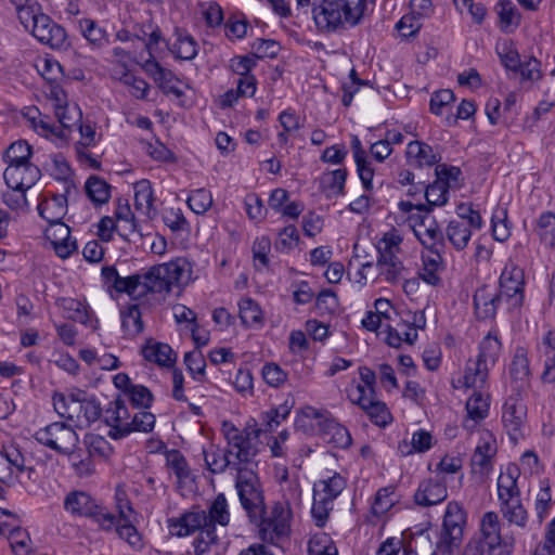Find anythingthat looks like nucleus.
<instances>
[{
  "instance_id": "nucleus-63",
  "label": "nucleus",
  "mask_w": 555,
  "mask_h": 555,
  "mask_svg": "<svg viewBox=\"0 0 555 555\" xmlns=\"http://www.w3.org/2000/svg\"><path fill=\"white\" fill-rule=\"evenodd\" d=\"M251 49L256 59L275 57L280 51V46L271 39H257Z\"/></svg>"
},
{
  "instance_id": "nucleus-59",
  "label": "nucleus",
  "mask_w": 555,
  "mask_h": 555,
  "mask_svg": "<svg viewBox=\"0 0 555 555\" xmlns=\"http://www.w3.org/2000/svg\"><path fill=\"white\" fill-rule=\"evenodd\" d=\"M80 29L83 37L94 46H101L105 41V30L96 25L93 20L80 21Z\"/></svg>"
},
{
  "instance_id": "nucleus-50",
  "label": "nucleus",
  "mask_w": 555,
  "mask_h": 555,
  "mask_svg": "<svg viewBox=\"0 0 555 555\" xmlns=\"http://www.w3.org/2000/svg\"><path fill=\"white\" fill-rule=\"evenodd\" d=\"M333 508V502L324 498V495H319L313 493V504L311 508V515L315 521L318 527H323L328 518V514Z\"/></svg>"
},
{
  "instance_id": "nucleus-16",
  "label": "nucleus",
  "mask_w": 555,
  "mask_h": 555,
  "mask_svg": "<svg viewBox=\"0 0 555 555\" xmlns=\"http://www.w3.org/2000/svg\"><path fill=\"white\" fill-rule=\"evenodd\" d=\"M101 273L105 283L109 284L116 292L126 293L131 297L137 296L142 279L140 274L121 278L113 266L103 267Z\"/></svg>"
},
{
  "instance_id": "nucleus-47",
  "label": "nucleus",
  "mask_w": 555,
  "mask_h": 555,
  "mask_svg": "<svg viewBox=\"0 0 555 555\" xmlns=\"http://www.w3.org/2000/svg\"><path fill=\"white\" fill-rule=\"evenodd\" d=\"M30 156L31 146L26 141H17L7 149L4 159L11 166L29 162Z\"/></svg>"
},
{
  "instance_id": "nucleus-31",
  "label": "nucleus",
  "mask_w": 555,
  "mask_h": 555,
  "mask_svg": "<svg viewBox=\"0 0 555 555\" xmlns=\"http://www.w3.org/2000/svg\"><path fill=\"white\" fill-rule=\"evenodd\" d=\"M488 364L477 358L475 361L469 360L465 370L464 385L465 387L481 388L488 378Z\"/></svg>"
},
{
  "instance_id": "nucleus-21",
  "label": "nucleus",
  "mask_w": 555,
  "mask_h": 555,
  "mask_svg": "<svg viewBox=\"0 0 555 555\" xmlns=\"http://www.w3.org/2000/svg\"><path fill=\"white\" fill-rule=\"evenodd\" d=\"M520 475L519 468L515 464H508L506 470L501 473L498 478V495L502 503L519 499V488L517 479Z\"/></svg>"
},
{
  "instance_id": "nucleus-27",
  "label": "nucleus",
  "mask_w": 555,
  "mask_h": 555,
  "mask_svg": "<svg viewBox=\"0 0 555 555\" xmlns=\"http://www.w3.org/2000/svg\"><path fill=\"white\" fill-rule=\"evenodd\" d=\"M509 374L518 391L524 390L529 385L530 366L525 348L516 349L509 366Z\"/></svg>"
},
{
  "instance_id": "nucleus-2",
  "label": "nucleus",
  "mask_w": 555,
  "mask_h": 555,
  "mask_svg": "<svg viewBox=\"0 0 555 555\" xmlns=\"http://www.w3.org/2000/svg\"><path fill=\"white\" fill-rule=\"evenodd\" d=\"M369 0H321L313 7L312 14L317 27L326 33L336 31L361 23ZM374 4L375 0H370Z\"/></svg>"
},
{
  "instance_id": "nucleus-53",
  "label": "nucleus",
  "mask_w": 555,
  "mask_h": 555,
  "mask_svg": "<svg viewBox=\"0 0 555 555\" xmlns=\"http://www.w3.org/2000/svg\"><path fill=\"white\" fill-rule=\"evenodd\" d=\"M55 115L59 118L60 124L64 128H72L75 125H79L82 118V114L78 106L55 105Z\"/></svg>"
},
{
  "instance_id": "nucleus-42",
  "label": "nucleus",
  "mask_w": 555,
  "mask_h": 555,
  "mask_svg": "<svg viewBox=\"0 0 555 555\" xmlns=\"http://www.w3.org/2000/svg\"><path fill=\"white\" fill-rule=\"evenodd\" d=\"M153 191L149 182L142 181L138 183L134 194V207L147 218H152L151 212L153 209Z\"/></svg>"
},
{
  "instance_id": "nucleus-22",
  "label": "nucleus",
  "mask_w": 555,
  "mask_h": 555,
  "mask_svg": "<svg viewBox=\"0 0 555 555\" xmlns=\"http://www.w3.org/2000/svg\"><path fill=\"white\" fill-rule=\"evenodd\" d=\"M142 354L145 360L166 367L172 366L177 359L169 345L153 339L147 340L142 347Z\"/></svg>"
},
{
  "instance_id": "nucleus-57",
  "label": "nucleus",
  "mask_w": 555,
  "mask_h": 555,
  "mask_svg": "<svg viewBox=\"0 0 555 555\" xmlns=\"http://www.w3.org/2000/svg\"><path fill=\"white\" fill-rule=\"evenodd\" d=\"M347 178L346 169H336L323 176L322 182L333 195H340L344 192Z\"/></svg>"
},
{
  "instance_id": "nucleus-44",
  "label": "nucleus",
  "mask_w": 555,
  "mask_h": 555,
  "mask_svg": "<svg viewBox=\"0 0 555 555\" xmlns=\"http://www.w3.org/2000/svg\"><path fill=\"white\" fill-rule=\"evenodd\" d=\"M238 307L240 319L245 326H253L262 323V311L255 300L244 298L240 301Z\"/></svg>"
},
{
  "instance_id": "nucleus-29",
  "label": "nucleus",
  "mask_w": 555,
  "mask_h": 555,
  "mask_svg": "<svg viewBox=\"0 0 555 555\" xmlns=\"http://www.w3.org/2000/svg\"><path fill=\"white\" fill-rule=\"evenodd\" d=\"M496 453V447L493 442L485 441L478 444L472 456V467L474 473L488 475L492 469V457Z\"/></svg>"
},
{
  "instance_id": "nucleus-18",
  "label": "nucleus",
  "mask_w": 555,
  "mask_h": 555,
  "mask_svg": "<svg viewBox=\"0 0 555 555\" xmlns=\"http://www.w3.org/2000/svg\"><path fill=\"white\" fill-rule=\"evenodd\" d=\"M102 413L104 423L109 427L108 437L118 440L119 438L115 437L114 431L119 430L130 420V413L125 401L120 397L116 398L108 403Z\"/></svg>"
},
{
  "instance_id": "nucleus-39",
  "label": "nucleus",
  "mask_w": 555,
  "mask_h": 555,
  "mask_svg": "<svg viewBox=\"0 0 555 555\" xmlns=\"http://www.w3.org/2000/svg\"><path fill=\"white\" fill-rule=\"evenodd\" d=\"M204 460L212 474L223 473L231 465L228 451L215 448L214 446L209 450H204Z\"/></svg>"
},
{
  "instance_id": "nucleus-23",
  "label": "nucleus",
  "mask_w": 555,
  "mask_h": 555,
  "mask_svg": "<svg viewBox=\"0 0 555 555\" xmlns=\"http://www.w3.org/2000/svg\"><path fill=\"white\" fill-rule=\"evenodd\" d=\"M319 426L325 442L341 449L351 444V436L348 429L335 420L324 418L323 422H319Z\"/></svg>"
},
{
  "instance_id": "nucleus-24",
  "label": "nucleus",
  "mask_w": 555,
  "mask_h": 555,
  "mask_svg": "<svg viewBox=\"0 0 555 555\" xmlns=\"http://www.w3.org/2000/svg\"><path fill=\"white\" fill-rule=\"evenodd\" d=\"M69 411L72 412L70 421L80 426H88L101 417L103 409L100 402L93 398L82 400L81 403H72Z\"/></svg>"
},
{
  "instance_id": "nucleus-35",
  "label": "nucleus",
  "mask_w": 555,
  "mask_h": 555,
  "mask_svg": "<svg viewBox=\"0 0 555 555\" xmlns=\"http://www.w3.org/2000/svg\"><path fill=\"white\" fill-rule=\"evenodd\" d=\"M472 232L463 220H452L447 228V236L451 244L459 250L466 247Z\"/></svg>"
},
{
  "instance_id": "nucleus-45",
  "label": "nucleus",
  "mask_w": 555,
  "mask_h": 555,
  "mask_svg": "<svg viewBox=\"0 0 555 555\" xmlns=\"http://www.w3.org/2000/svg\"><path fill=\"white\" fill-rule=\"evenodd\" d=\"M541 242L550 247H555V215L544 212L540 216L537 227Z\"/></svg>"
},
{
  "instance_id": "nucleus-25",
  "label": "nucleus",
  "mask_w": 555,
  "mask_h": 555,
  "mask_svg": "<svg viewBox=\"0 0 555 555\" xmlns=\"http://www.w3.org/2000/svg\"><path fill=\"white\" fill-rule=\"evenodd\" d=\"M480 531L479 540L487 546L488 552H492L502 544L500 520L496 513L488 512L482 516Z\"/></svg>"
},
{
  "instance_id": "nucleus-54",
  "label": "nucleus",
  "mask_w": 555,
  "mask_h": 555,
  "mask_svg": "<svg viewBox=\"0 0 555 555\" xmlns=\"http://www.w3.org/2000/svg\"><path fill=\"white\" fill-rule=\"evenodd\" d=\"M184 363L193 378L202 382L205 376L206 361L201 351L194 350L184 354Z\"/></svg>"
},
{
  "instance_id": "nucleus-32",
  "label": "nucleus",
  "mask_w": 555,
  "mask_h": 555,
  "mask_svg": "<svg viewBox=\"0 0 555 555\" xmlns=\"http://www.w3.org/2000/svg\"><path fill=\"white\" fill-rule=\"evenodd\" d=\"M56 306L63 310L64 317L72 321L86 324L89 320L87 306L78 299L59 298Z\"/></svg>"
},
{
  "instance_id": "nucleus-15",
  "label": "nucleus",
  "mask_w": 555,
  "mask_h": 555,
  "mask_svg": "<svg viewBox=\"0 0 555 555\" xmlns=\"http://www.w3.org/2000/svg\"><path fill=\"white\" fill-rule=\"evenodd\" d=\"M447 495L446 483L442 480L429 478L420 483L414 501L421 506H431L444 501Z\"/></svg>"
},
{
  "instance_id": "nucleus-12",
  "label": "nucleus",
  "mask_w": 555,
  "mask_h": 555,
  "mask_svg": "<svg viewBox=\"0 0 555 555\" xmlns=\"http://www.w3.org/2000/svg\"><path fill=\"white\" fill-rule=\"evenodd\" d=\"M72 189L75 186L66 182L64 194H53L50 199L43 198L37 207L39 216L49 223L61 221L67 212V195Z\"/></svg>"
},
{
  "instance_id": "nucleus-8",
  "label": "nucleus",
  "mask_w": 555,
  "mask_h": 555,
  "mask_svg": "<svg viewBox=\"0 0 555 555\" xmlns=\"http://www.w3.org/2000/svg\"><path fill=\"white\" fill-rule=\"evenodd\" d=\"M40 177V169L30 162L8 166L3 173L5 184L13 190H29Z\"/></svg>"
},
{
  "instance_id": "nucleus-37",
  "label": "nucleus",
  "mask_w": 555,
  "mask_h": 555,
  "mask_svg": "<svg viewBox=\"0 0 555 555\" xmlns=\"http://www.w3.org/2000/svg\"><path fill=\"white\" fill-rule=\"evenodd\" d=\"M345 486L346 483L344 478L340 475L335 474L328 479L317 482L313 488V493L315 492V494L324 495V498L333 502L345 489Z\"/></svg>"
},
{
  "instance_id": "nucleus-38",
  "label": "nucleus",
  "mask_w": 555,
  "mask_h": 555,
  "mask_svg": "<svg viewBox=\"0 0 555 555\" xmlns=\"http://www.w3.org/2000/svg\"><path fill=\"white\" fill-rule=\"evenodd\" d=\"M198 530L199 533L195 538L193 545L195 548V555H204L209 551L211 545L218 543V535L214 524L205 522Z\"/></svg>"
},
{
  "instance_id": "nucleus-43",
  "label": "nucleus",
  "mask_w": 555,
  "mask_h": 555,
  "mask_svg": "<svg viewBox=\"0 0 555 555\" xmlns=\"http://www.w3.org/2000/svg\"><path fill=\"white\" fill-rule=\"evenodd\" d=\"M424 196L426 198V206L430 207V211L435 206H443L448 202V185L437 178L431 184L425 186Z\"/></svg>"
},
{
  "instance_id": "nucleus-64",
  "label": "nucleus",
  "mask_w": 555,
  "mask_h": 555,
  "mask_svg": "<svg viewBox=\"0 0 555 555\" xmlns=\"http://www.w3.org/2000/svg\"><path fill=\"white\" fill-rule=\"evenodd\" d=\"M410 547H414V551L418 553V555H435L439 552L437 545L434 546L429 534L425 531H421L413 538Z\"/></svg>"
},
{
  "instance_id": "nucleus-58",
  "label": "nucleus",
  "mask_w": 555,
  "mask_h": 555,
  "mask_svg": "<svg viewBox=\"0 0 555 555\" xmlns=\"http://www.w3.org/2000/svg\"><path fill=\"white\" fill-rule=\"evenodd\" d=\"M338 308V299L331 289L322 291L315 301V310L319 315L333 314Z\"/></svg>"
},
{
  "instance_id": "nucleus-17",
  "label": "nucleus",
  "mask_w": 555,
  "mask_h": 555,
  "mask_svg": "<svg viewBox=\"0 0 555 555\" xmlns=\"http://www.w3.org/2000/svg\"><path fill=\"white\" fill-rule=\"evenodd\" d=\"M405 155L409 164L418 168L424 166L430 167L441 160V155L436 153L433 146L422 141L410 142Z\"/></svg>"
},
{
  "instance_id": "nucleus-34",
  "label": "nucleus",
  "mask_w": 555,
  "mask_h": 555,
  "mask_svg": "<svg viewBox=\"0 0 555 555\" xmlns=\"http://www.w3.org/2000/svg\"><path fill=\"white\" fill-rule=\"evenodd\" d=\"M177 42L173 44L172 52L180 60H193L197 55V43L195 39L180 29L176 30Z\"/></svg>"
},
{
  "instance_id": "nucleus-1",
  "label": "nucleus",
  "mask_w": 555,
  "mask_h": 555,
  "mask_svg": "<svg viewBox=\"0 0 555 555\" xmlns=\"http://www.w3.org/2000/svg\"><path fill=\"white\" fill-rule=\"evenodd\" d=\"M236 476V489L243 508L247 512L251 522L259 527V535L262 541L275 543L286 537L291 529L292 511L287 502H276L271 515L264 517L266 507L262 491L259 487L257 475L234 464Z\"/></svg>"
},
{
  "instance_id": "nucleus-40",
  "label": "nucleus",
  "mask_w": 555,
  "mask_h": 555,
  "mask_svg": "<svg viewBox=\"0 0 555 555\" xmlns=\"http://www.w3.org/2000/svg\"><path fill=\"white\" fill-rule=\"evenodd\" d=\"M46 16L47 14L41 12V8L37 3H26L17 8V17L21 24L26 29L31 28L33 35L39 25V18Z\"/></svg>"
},
{
  "instance_id": "nucleus-19",
  "label": "nucleus",
  "mask_w": 555,
  "mask_h": 555,
  "mask_svg": "<svg viewBox=\"0 0 555 555\" xmlns=\"http://www.w3.org/2000/svg\"><path fill=\"white\" fill-rule=\"evenodd\" d=\"M206 520V511L188 512L179 518L168 520L170 533L177 537H185L194 533Z\"/></svg>"
},
{
  "instance_id": "nucleus-33",
  "label": "nucleus",
  "mask_w": 555,
  "mask_h": 555,
  "mask_svg": "<svg viewBox=\"0 0 555 555\" xmlns=\"http://www.w3.org/2000/svg\"><path fill=\"white\" fill-rule=\"evenodd\" d=\"M207 524L220 525L225 527L230 522V513L228 508V502L225 495L223 493H219L206 512V520Z\"/></svg>"
},
{
  "instance_id": "nucleus-13",
  "label": "nucleus",
  "mask_w": 555,
  "mask_h": 555,
  "mask_svg": "<svg viewBox=\"0 0 555 555\" xmlns=\"http://www.w3.org/2000/svg\"><path fill=\"white\" fill-rule=\"evenodd\" d=\"M504 301L499 293L493 292L489 286L479 287L474 295L475 313L478 320L493 319L499 304Z\"/></svg>"
},
{
  "instance_id": "nucleus-36",
  "label": "nucleus",
  "mask_w": 555,
  "mask_h": 555,
  "mask_svg": "<svg viewBox=\"0 0 555 555\" xmlns=\"http://www.w3.org/2000/svg\"><path fill=\"white\" fill-rule=\"evenodd\" d=\"M496 52L502 65L514 73H518L521 67V61L518 51L511 40H504L496 46Z\"/></svg>"
},
{
  "instance_id": "nucleus-60",
  "label": "nucleus",
  "mask_w": 555,
  "mask_h": 555,
  "mask_svg": "<svg viewBox=\"0 0 555 555\" xmlns=\"http://www.w3.org/2000/svg\"><path fill=\"white\" fill-rule=\"evenodd\" d=\"M128 396L131 403L135 408L149 409L154 400V397L150 389L143 385L131 386Z\"/></svg>"
},
{
  "instance_id": "nucleus-11",
  "label": "nucleus",
  "mask_w": 555,
  "mask_h": 555,
  "mask_svg": "<svg viewBox=\"0 0 555 555\" xmlns=\"http://www.w3.org/2000/svg\"><path fill=\"white\" fill-rule=\"evenodd\" d=\"M527 415L526 405L517 398L509 397L503 406L502 422L509 438L517 442L521 436L520 428Z\"/></svg>"
},
{
  "instance_id": "nucleus-4",
  "label": "nucleus",
  "mask_w": 555,
  "mask_h": 555,
  "mask_svg": "<svg viewBox=\"0 0 555 555\" xmlns=\"http://www.w3.org/2000/svg\"><path fill=\"white\" fill-rule=\"evenodd\" d=\"M185 271L178 261L156 264L150 268L145 273L140 274L141 285L137 291V296L146 293H170L173 285H179Z\"/></svg>"
},
{
  "instance_id": "nucleus-51",
  "label": "nucleus",
  "mask_w": 555,
  "mask_h": 555,
  "mask_svg": "<svg viewBox=\"0 0 555 555\" xmlns=\"http://www.w3.org/2000/svg\"><path fill=\"white\" fill-rule=\"evenodd\" d=\"M500 350V340L495 336L488 334L480 343L479 354L477 358L481 359V361L493 364L499 357Z\"/></svg>"
},
{
  "instance_id": "nucleus-26",
  "label": "nucleus",
  "mask_w": 555,
  "mask_h": 555,
  "mask_svg": "<svg viewBox=\"0 0 555 555\" xmlns=\"http://www.w3.org/2000/svg\"><path fill=\"white\" fill-rule=\"evenodd\" d=\"M64 507L73 515L87 516L96 515L98 505L92 498L82 491H74L66 495Z\"/></svg>"
},
{
  "instance_id": "nucleus-3",
  "label": "nucleus",
  "mask_w": 555,
  "mask_h": 555,
  "mask_svg": "<svg viewBox=\"0 0 555 555\" xmlns=\"http://www.w3.org/2000/svg\"><path fill=\"white\" fill-rule=\"evenodd\" d=\"M221 431L227 439L228 453L235 455L240 463H250L259 452V437L261 428H258L256 420L248 421L243 429H238L232 422L224 421Z\"/></svg>"
},
{
  "instance_id": "nucleus-28",
  "label": "nucleus",
  "mask_w": 555,
  "mask_h": 555,
  "mask_svg": "<svg viewBox=\"0 0 555 555\" xmlns=\"http://www.w3.org/2000/svg\"><path fill=\"white\" fill-rule=\"evenodd\" d=\"M155 415L147 411H139L133 416L130 415L128 423H125L119 430L114 431L115 437L124 438L131 433H150L155 426Z\"/></svg>"
},
{
  "instance_id": "nucleus-14",
  "label": "nucleus",
  "mask_w": 555,
  "mask_h": 555,
  "mask_svg": "<svg viewBox=\"0 0 555 555\" xmlns=\"http://www.w3.org/2000/svg\"><path fill=\"white\" fill-rule=\"evenodd\" d=\"M49 224L51 228L47 230V237L51 241L55 254L63 259L69 257L77 248L76 242L70 240V229L62 220Z\"/></svg>"
},
{
  "instance_id": "nucleus-46",
  "label": "nucleus",
  "mask_w": 555,
  "mask_h": 555,
  "mask_svg": "<svg viewBox=\"0 0 555 555\" xmlns=\"http://www.w3.org/2000/svg\"><path fill=\"white\" fill-rule=\"evenodd\" d=\"M466 411L472 421L479 422L483 420L489 411L488 397H483L481 392L475 391L466 402Z\"/></svg>"
},
{
  "instance_id": "nucleus-62",
  "label": "nucleus",
  "mask_w": 555,
  "mask_h": 555,
  "mask_svg": "<svg viewBox=\"0 0 555 555\" xmlns=\"http://www.w3.org/2000/svg\"><path fill=\"white\" fill-rule=\"evenodd\" d=\"M370 405L371 406L365 412L374 424L385 427L391 422V414L384 402L376 400Z\"/></svg>"
},
{
  "instance_id": "nucleus-9",
  "label": "nucleus",
  "mask_w": 555,
  "mask_h": 555,
  "mask_svg": "<svg viewBox=\"0 0 555 555\" xmlns=\"http://www.w3.org/2000/svg\"><path fill=\"white\" fill-rule=\"evenodd\" d=\"M422 243L427 246L428 253L423 254V268L420 271V278L431 286H438L441 283V278L438 272L443 269V260L441 253L444 248L443 243H433L427 245V241L423 240Z\"/></svg>"
},
{
  "instance_id": "nucleus-56",
  "label": "nucleus",
  "mask_w": 555,
  "mask_h": 555,
  "mask_svg": "<svg viewBox=\"0 0 555 555\" xmlns=\"http://www.w3.org/2000/svg\"><path fill=\"white\" fill-rule=\"evenodd\" d=\"M188 205L194 212L204 214L212 205V196L210 192L205 189L195 190L189 196Z\"/></svg>"
},
{
  "instance_id": "nucleus-6",
  "label": "nucleus",
  "mask_w": 555,
  "mask_h": 555,
  "mask_svg": "<svg viewBox=\"0 0 555 555\" xmlns=\"http://www.w3.org/2000/svg\"><path fill=\"white\" fill-rule=\"evenodd\" d=\"M35 439L59 453L72 451L79 441L73 427L63 422H55L40 428L35 433Z\"/></svg>"
},
{
  "instance_id": "nucleus-55",
  "label": "nucleus",
  "mask_w": 555,
  "mask_h": 555,
  "mask_svg": "<svg viewBox=\"0 0 555 555\" xmlns=\"http://www.w3.org/2000/svg\"><path fill=\"white\" fill-rule=\"evenodd\" d=\"M435 175L439 181H443V183L448 185V190L450 188L461 186L462 171L459 167L447 166L444 164L437 165L435 168Z\"/></svg>"
},
{
  "instance_id": "nucleus-49",
  "label": "nucleus",
  "mask_w": 555,
  "mask_h": 555,
  "mask_svg": "<svg viewBox=\"0 0 555 555\" xmlns=\"http://www.w3.org/2000/svg\"><path fill=\"white\" fill-rule=\"evenodd\" d=\"M167 465L173 470L179 481L188 479L191 475L190 467L183 454L178 450H171L166 456Z\"/></svg>"
},
{
  "instance_id": "nucleus-10",
  "label": "nucleus",
  "mask_w": 555,
  "mask_h": 555,
  "mask_svg": "<svg viewBox=\"0 0 555 555\" xmlns=\"http://www.w3.org/2000/svg\"><path fill=\"white\" fill-rule=\"evenodd\" d=\"M33 36L52 49L66 50L69 47L66 30L48 15L39 18V25Z\"/></svg>"
},
{
  "instance_id": "nucleus-7",
  "label": "nucleus",
  "mask_w": 555,
  "mask_h": 555,
  "mask_svg": "<svg viewBox=\"0 0 555 555\" xmlns=\"http://www.w3.org/2000/svg\"><path fill=\"white\" fill-rule=\"evenodd\" d=\"M524 271L514 262L505 264L500 276L501 297L507 302L508 309L519 308L524 302Z\"/></svg>"
},
{
  "instance_id": "nucleus-30",
  "label": "nucleus",
  "mask_w": 555,
  "mask_h": 555,
  "mask_svg": "<svg viewBox=\"0 0 555 555\" xmlns=\"http://www.w3.org/2000/svg\"><path fill=\"white\" fill-rule=\"evenodd\" d=\"M89 199L96 206L106 204L111 198V185L98 176H91L85 183Z\"/></svg>"
},
{
  "instance_id": "nucleus-41",
  "label": "nucleus",
  "mask_w": 555,
  "mask_h": 555,
  "mask_svg": "<svg viewBox=\"0 0 555 555\" xmlns=\"http://www.w3.org/2000/svg\"><path fill=\"white\" fill-rule=\"evenodd\" d=\"M501 512L508 522L521 528L526 526L528 520V513L521 505L519 499L502 503Z\"/></svg>"
},
{
  "instance_id": "nucleus-5",
  "label": "nucleus",
  "mask_w": 555,
  "mask_h": 555,
  "mask_svg": "<svg viewBox=\"0 0 555 555\" xmlns=\"http://www.w3.org/2000/svg\"><path fill=\"white\" fill-rule=\"evenodd\" d=\"M466 514L457 502H450L443 517L442 531L437 548L441 555H452L453 546H457L463 538Z\"/></svg>"
},
{
  "instance_id": "nucleus-48",
  "label": "nucleus",
  "mask_w": 555,
  "mask_h": 555,
  "mask_svg": "<svg viewBox=\"0 0 555 555\" xmlns=\"http://www.w3.org/2000/svg\"><path fill=\"white\" fill-rule=\"evenodd\" d=\"M64 454L68 455L70 465L79 476L90 475L93 472L91 456L87 451L82 449L75 450L74 448L72 451L65 452Z\"/></svg>"
},
{
  "instance_id": "nucleus-20",
  "label": "nucleus",
  "mask_w": 555,
  "mask_h": 555,
  "mask_svg": "<svg viewBox=\"0 0 555 555\" xmlns=\"http://www.w3.org/2000/svg\"><path fill=\"white\" fill-rule=\"evenodd\" d=\"M375 248L378 253L377 267L380 270L379 274L385 275L386 281L396 283L404 269L402 262L398 258L399 251L378 245H376Z\"/></svg>"
},
{
  "instance_id": "nucleus-52",
  "label": "nucleus",
  "mask_w": 555,
  "mask_h": 555,
  "mask_svg": "<svg viewBox=\"0 0 555 555\" xmlns=\"http://www.w3.org/2000/svg\"><path fill=\"white\" fill-rule=\"evenodd\" d=\"M122 327L130 335H138L143 331V322L138 305H131L126 312L122 313Z\"/></svg>"
},
{
  "instance_id": "nucleus-61",
  "label": "nucleus",
  "mask_w": 555,
  "mask_h": 555,
  "mask_svg": "<svg viewBox=\"0 0 555 555\" xmlns=\"http://www.w3.org/2000/svg\"><path fill=\"white\" fill-rule=\"evenodd\" d=\"M421 17L416 13L411 12L410 14H405L401 17V20L397 23V29L402 37L409 38L421 29L422 23Z\"/></svg>"
}]
</instances>
